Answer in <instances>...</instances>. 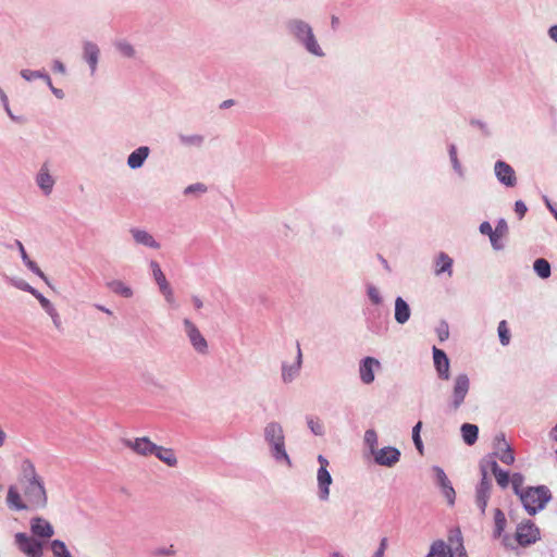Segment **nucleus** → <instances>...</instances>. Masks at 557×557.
<instances>
[{
	"mask_svg": "<svg viewBox=\"0 0 557 557\" xmlns=\"http://www.w3.org/2000/svg\"><path fill=\"white\" fill-rule=\"evenodd\" d=\"M23 493L29 509L45 508L48 504V496L41 479L37 475L34 465L30 461L23 463Z\"/></svg>",
	"mask_w": 557,
	"mask_h": 557,
	"instance_id": "f257e3e1",
	"label": "nucleus"
},
{
	"mask_svg": "<svg viewBox=\"0 0 557 557\" xmlns=\"http://www.w3.org/2000/svg\"><path fill=\"white\" fill-rule=\"evenodd\" d=\"M518 497L528 515L535 516L546 507L553 495L546 485H537L527 486Z\"/></svg>",
	"mask_w": 557,
	"mask_h": 557,
	"instance_id": "f03ea898",
	"label": "nucleus"
},
{
	"mask_svg": "<svg viewBox=\"0 0 557 557\" xmlns=\"http://www.w3.org/2000/svg\"><path fill=\"white\" fill-rule=\"evenodd\" d=\"M470 391V379L467 373H459L453 380L451 393L447 400V412L456 413L465 404Z\"/></svg>",
	"mask_w": 557,
	"mask_h": 557,
	"instance_id": "7ed1b4c3",
	"label": "nucleus"
},
{
	"mask_svg": "<svg viewBox=\"0 0 557 557\" xmlns=\"http://www.w3.org/2000/svg\"><path fill=\"white\" fill-rule=\"evenodd\" d=\"M265 438L273 447L274 457L280 460L284 459L289 465V458L285 451L283 429L277 423H270L265 428Z\"/></svg>",
	"mask_w": 557,
	"mask_h": 557,
	"instance_id": "20e7f679",
	"label": "nucleus"
},
{
	"mask_svg": "<svg viewBox=\"0 0 557 557\" xmlns=\"http://www.w3.org/2000/svg\"><path fill=\"white\" fill-rule=\"evenodd\" d=\"M516 540L522 547L534 544L540 540V529L531 520L522 521L517 527Z\"/></svg>",
	"mask_w": 557,
	"mask_h": 557,
	"instance_id": "39448f33",
	"label": "nucleus"
},
{
	"mask_svg": "<svg viewBox=\"0 0 557 557\" xmlns=\"http://www.w3.org/2000/svg\"><path fill=\"white\" fill-rule=\"evenodd\" d=\"M371 455L376 465L389 468L395 466L401 456L400 450L394 446L376 448Z\"/></svg>",
	"mask_w": 557,
	"mask_h": 557,
	"instance_id": "423d86ee",
	"label": "nucleus"
},
{
	"mask_svg": "<svg viewBox=\"0 0 557 557\" xmlns=\"http://www.w3.org/2000/svg\"><path fill=\"white\" fill-rule=\"evenodd\" d=\"M294 32L296 36L305 42L308 51L315 55H322V51L317 44L309 25L302 22H297L294 24Z\"/></svg>",
	"mask_w": 557,
	"mask_h": 557,
	"instance_id": "0eeeda50",
	"label": "nucleus"
},
{
	"mask_svg": "<svg viewBox=\"0 0 557 557\" xmlns=\"http://www.w3.org/2000/svg\"><path fill=\"white\" fill-rule=\"evenodd\" d=\"M432 470L435 475V484L441 488L443 495L447 499L448 505L453 506L456 499V492L451 482L441 467L433 466Z\"/></svg>",
	"mask_w": 557,
	"mask_h": 557,
	"instance_id": "6e6552de",
	"label": "nucleus"
},
{
	"mask_svg": "<svg viewBox=\"0 0 557 557\" xmlns=\"http://www.w3.org/2000/svg\"><path fill=\"white\" fill-rule=\"evenodd\" d=\"M381 369V362L374 357H364L359 364V376L363 384L369 385L375 380V371Z\"/></svg>",
	"mask_w": 557,
	"mask_h": 557,
	"instance_id": "1a4fd4ad",
	"label": "nucleus"
},
{
	"mask_svg": "<svg viewBox=\"0 0 557 557\" xmlns=\"http://www.w3.org/2000/svg\"><path fill=\"white\" fill-rule=\"evenodd\" d=\"M16 544L18 548L29 557H41L42 545L33 537L27 536L24 533H17L15 535Z\"/></svg>",
	"mask_w": 557,
	"mask_h": 557,
	"instance_id": "9d476101",
	"label": "nucleus"
},
{
	"mask_svg": "<svg viewBox=\"0 0 557 557\" xmlns=\"http://www.w3.org/2000/svg\"><path fill=\"white\" fill-rule=\"evenodd\" d=\"M495 176L498 182L506 187H513L517 184L516 172L513 168L505 161L498 160L494 165Z\"/></svg>",
	"mask_w": 557,
	"mask_h": 557,
	"instance_id": "9b49d317",
	"label": "nucleus"
},
{
	"mask_svg": "<svg viewBox=\"0 0 557 557\" xmlns=\"http://www.w3.org/2000/svg\"><path fill=\"white\" fill-rule=\"evenodd\" d=\"M433 361L434 367L440 380L447 381L450 377L449 359L446 352L437 347H433Z\"/></svg>",
	"mask_w": 557,
	"mask_h": 557,
	"instance_id": "f8f14e48",
	"label": "nucleus"
},
{
	"mask_svg": "<svg viewBox=\"0 0 557 557\" xmlns=\"http://www.w3.org/2000/svg\"><path fill=\"white\" fill-rule=\"evenodd\" d=\"M492 482L488 478H481L475 487V504L482 515H485L487 503L491 496Z\"/></svg>",
	"mask_w": 557,
	"mask_h": 557,
	"instance_id": "ddd939ff",
	"label": "nucleus"
},
{
	"mask_svg": "<svg viewBox=\"0 0 557 557\" xmlns=\"http://www.w3.org/2000/svg\"><path fill=\"white\" fill-rule=\"evenodd\" d=\"M184 325L194 348L199 352H206L208 347L207 341L201 335L196 325L191 323L188 319L184 320Z\"/></svg>",
	"mask_w": 557,
	"mask_h": 557,
	"instance_id": "4468645a",
	"label": "nucleus"
},
{
	"mask_svg": "<svg viewBox=\"0 0 557 557\" xmlns=\"http://www.w3.org/2000/svg\"><path fill=\"white\" fill-rule=\"evenodd\" d=\"M124 444L132 450H134L136 454L143 456L153 455V451L156 449V444H153L147 437L135 438L134 441L125 440Z\"/></svg>",
	"mask_w": 557,
	"mask_h": 557,
	"instance_id": "2eb2a0df",
	"label": "nucleus"
},
{
	"mask_svg": "<svg viewBox=\"0 0 557 557\" xmlns=\"http://www.w3.org/2000/svg\"><path fill=\"white\" fill-rule=\"evenodd\" d=\"M151 269H152L153 277H154L157 284L159 285L161 293L164 295L165 299L169 302H173L174 297H173L172 288L170 287L160 265L156 261H152Z\"/></svg>",
	"mask_w": 557,
	"mask_h": 557,
	"instance_id": "dca6fc26",
	"label": "nucleus"
},
{
	"mask_svg": "<svg viewBox=\"0 0 557 557\" xmlns=\"http://www.w3.org/2000/svg\"><path fill=\"white\" fill-rule=\"evenodd\" d=\"M7 504L10 509L21 511V510H30L27 506L25 498L23 499L18 488L14 485H11L8 488L7 493Z\"/></svg>",
	"mask_w": 557,
	"mask_h": 557,
	"instance_id": "f3484780",
	"label": "nucleus"
},
{
	"mask_svg": "<svg viewBox=\"0 0 557 557\" xmlns=\"http://www.w3.org/2000/svg\"><path fill=\"white\" fill-rule=\"evenodd\" d=\"M448 545L453 548L455 557H468L466 548L463 546V539L459 529L450 530L448 535Z\"/></svg>",
	"mask_w": 557,
	"mask_h": 557,
	"instance_id": "a211bd4d",
	"label": "nucleus"
},
{
	"mask_svg": "<svg viewBox=\"0 0 557 557\" xmlns=\"http://www.w3.org/2000/svg\"><path fill=\"white\" fill-rule=\"evenodd\" d=\"M30 529L35 535L40 537L49 539L53 535L52 525L40 517L32 519Z\"/></svg>",
	"mask_w": 557,
	"mask_h": 557,
	"instance_id": "6ab92c4d",
	"label": "nucleus"
},
{
	"mask_svg": "<svg viewBox=\"0 0 557 557\" xmlns=\"http://www.w3.org/2000/svg\"><path fill=\"white\" fill-rule=\"evenodd\" d=\"M411 310L406 300L401 297L395 299V320L399 324H405L410 319Z\"/></svg>",
	"mask_w": 557,
	"mask_h": 557,
	"instance_id": "aec40b11",
	"label": "nucleus"
},
{
	"mask_svg": "<svg viewBox=\"0 0 557 557\" xmlns=\"http://www.w3.org/2000/svg\"><path fill=\"white\" fill-rule=\"evenodd\" d=\"M426 557H455V555L450 546H447L444 541L437 540L432 543Z\"/></svg>",
	"mask_w": 557,
	"mask_h": 557,
	"instance_id": "412c9836",
	"label": "nucleus"
},
{
	"mask_svg": "<svg viewBox=\"0 0 557 557\" xmlns=\"http://www.w3.org/2000/svg\"><path fill=\"white\" fill-rule=\"evenodd\" d=\"M436 269H435V274L436 275H441L443 273H447L448 276H451L453 275V263H454V260L445 252H440L438 256L436 257Z\"/></svg>",
	"mask_w": 557,
	"mask_h": 557,
	"instance_id": "4be33fe9",
	"label": "nucleus"
},
{
	"mask_svg": "<svg viewBox=\"0 0 557 557\" xmlns=\"http://www.w3.org/2000/svg\"><path fill=\"white\" fill-rule=\"evenodd\" d=\"M317 479H318L319 488H320V498L326 499L329 496V493H330L329 486L332 483L331 474L327 471V469H325V468L319 469Z\"/></svg>",
	"mask_w": 557,
	"mask_h": 557,
	"instance_id": "5701e85b",
	"label": "nucleus"
},
{
	"mask_svg": "<svg viewBox=\"0 0 557 557\" xmlns=\"http://www.w3.org/2000/svg\"><path fill=\"white\" fill-rule=\"evenodd\" d=\"M149 154L148 147H139L133 151L127 159V164L131 169H138L143 165L144 161Z\"/></svg>",
	"mask_w": 557,
	"mask_h": 557,
	"instance_id": "b1692460",
	"label": "nucleus"
},
{
	"mask_svg": "<svg viewBox=\"0 0 557 557\" xmlns=\"http://www.w3.org/2000/svg\"><path fill=\"white\" fill-rule=\"evenodd\" d=\"M496 458L497 457L494 455V453L488 454L482 458V460L480 461L481 478H484V474H485V478H488L487 476L488 470H491L494 474L496 471H498L500 469L496 461Z\"/></svg>",
	"mask_w": 557,
	"mask_h": 557,
	"instance_id": "393cba45",
	"label": "nucleus"
},
{
	"mask_svg": "<svg viewBox=\"0 0 557 557\" xmlns=\"http://www.w3.org/2000/svg\"><path fill=\"white\" fill-rule=\"evenodd\" d=\"M461 436L467 445H473L478 441L479 428L475 424L463 423L460 428Z\"/></svg>",
	"mask_w": 557,
	"mask_h": 557,
	"instance_id": "a878e982",
	"label": "nucleus"
},
{
	"mask_svg": "<svg viewBox=\"0 0 557 557\" xmlns=\"http://www.w3.org/2000/svg\"><path fill=\"white\" fill-rule=\"evenodd\" d=\"M153 455L170 467L175 466L177 462L175 454L171 448H164L156 445Z\"/></svg>",
	"mask_w": 557,
	"mask_h": 557,
	"instance_id": "bb28decb",
	"label": "nucleus"
},
{
	"mask_svg": "<svg viewBox=\"0 0 557 557\" xmlns=\"http://www.w3.org/2000/svg\"><path fill=\"white\" fill-rule=\"evenodd\" d=\"M301 349H300V346H299V343L297 344V361L294 366L292 367H286L284 366L283 367V371H282V376H283V380L285 382H289L293 380V377L297 374V372L299 371L300 369V364H301Z\"/></svg>",
	"mask_w": 557,
	"mask_h": 557,
	"instance_id": "cd10ccee",
	"label": "nucleus"
},
{
	"mask_svg": "<svg viewBox=\"0 0 557 557\" xmlns=\"http://www.w3.org/2000/svg\"><path fill=\"white\" fill-rule=\"evenodd\" d=\"M132 234H133L134 239L138 244H141V245H145V246H148V247H152V248H159V244L146 231L133 230Z\"/></svg>",
	"mask_w": 557,
	"mask_h": 557,
	"instance_id": "c85d7f7f",
	"label": "nucleus"
},
{
	"mask_svg": "<svg viewBox=\"0 0 557 557\" xmlns=\"http://www.w3.org/2000/svg\"><path fill=\"white\" fill-rule=\"evenodd\" d=\"M38 184L40 188L46 193L49 194L53 187V180L50 176L48 169L46 165H44L38 174Z\"/></svg>",
	"mask_w": 557,
	"mask_h": 557,
	"instance_id": "c756f323",
	"label": "nucleus"
},
{
	"mask_svg": "<svg viewBox=\"0 0 557 557\" xmlns=\"http://www.w3.org/2000/svg\"><path fill=\"white\" fill-rule=\"evenodd\" d=\"M84 51H85L86 61L88 62V64L91 67V72H95L97 62H98V54H99L98 47L94 44L88 42L85 45Z\"/></svg>",
	"mask_w": 557,
	"mask_h": 557,
	"instance_id": "7c9ffc66",
	"label": "nucleus"
},
{
	"mask_svg": "<svg viewBox=\"0 0 557 557\" xmlns=\"http://www.w3.org/2000/svg\"><path fill=\"white\" fill-rule=\"evenodd\" d=\"M533 270L541 278H548L552 274L549 262L543 258H539L534 261Z\"/></svg>",
	"mask_w": 557,
	"mask_h": 557,
	"instance_id": "2f4dec72",
	"label": "nucleus"
},
{
	"mask_svg": "<svg viewBox=\"0 0 557 557\" xmlns=\"http://www.w3.org/2000/svg\"><path fill=\"white\" fill-rule=\"evenodd\" d=\"M494 455L505 465L510 466L515 462V454L509 444L502 449L495 450Z\"/></svg>",
	"mask_w": 557,
	"mask_h": 557,
	"instance_id": "473e14b6",
	"label": "nucleus"
},
{
	"mask_svg": "<svg viewBox=\"0 0 557 557\" xmlns=\"http://www.w3.org/2000/svg\"><path fill=\"white\" fill-rule=\"evenodd\" d=\"M494 537H499L506 528V517L499 508H496L494 511Z\"/></svg>",
	"mask_w": 557,
	"mask_h": 557,
	"instance_id": "72a5a7b5",
	"label": "nucleus"
},
{
	"mask_svg": "<svg viewBox=\"0 0 557 557\" xmlns=\"http://www.w3.org/2000/svg\"><path fill=\"white\" fill-rule=\"evenodd\" d=\"M110 289L119 295H122L123 297H131L133 295V292L129 287L125 286L123 282L121 281H113L109 283Z\"/></svg>",
	"mask_w": 557,
	"mask_h": 557,
	"instance_id": "f704fd0d",
	"label": "nucleus"
},
{
	"mask_svg": "<svg viewBox=\"0 0 557 557\" xmlns=\"http://www.w3.org/2000/svg\"><path fill=\"white\" fill-rule=\"evenodd\" d=\"M509 481H511L513 493L517 496H519L523 492V490H525V487H523L524 475L522 473H512Z\"/></svg>",
	"mask_w": 557,
	"mask_h": 557,
	"instance_id": "c9c22d12",
	"label": "nucleus"
},
{
	"mask_svg": "<svg viewBox=\"0 0 557 557\" xmlns=\"http://www.w3.org/2000/svg\"><path fill=\"white\" fill-rule=\"evenodd\" d=\"M498 337L503 346H507L510 343V333L505 320L498 323Z\"/></svg>",
	"mask_w": 557,
	"mask_h": 557,
	"instance_id": "e433bc0d",
	"label": "nucleus"
},
{
	"mask_svg": "<svg viewBox=\"0 0 557 557\" xmlns=\"http://www.w3.org/2000/svg\"><path fill=\"white\" fill-rule=\"evenodd\" d=\"M364 443L369 447L370 454L377 448V434L374 430H367L364 433Z\"/></svg>",
	"mask_w": 557,
	"mask_h": 557,
	"instance_id": "4c0bfd02",
	"label": "nucleus"
},
{
	"mask_svg": "<svg viewBox=\"0 0 557 557\" xmlns=\"http://www.w3.org/2000/svg\"><path fill=\"white\" fill-rule=\"evenodd\" d=\"M448 154H449V159H450V162L453 164V168L454 170L460 175L462 176L463 172H462V168H461V164L458 160V157H457V148L454 144L449 145L448 147Z\"/></svg>",
	"mask_w": 557,
	"mask_h": 557,
	"instance_id": "58836bf2",
	"label": "nucleus"
},
{
	"mask_svg": "<svg viewBox=\"0 0 557 557\" xmlns=\"http://www.w3.org/2000/svg\"><path fill=\"white\" fill-rule=\"evenodd\" d=\"M421 428H422L421 421L417 422V424L412 428V441H413V444H414L417 450L420 454H423V443H422V440L420 436Z\"/></svg>",
	"mask_w": 557,
	"mask_h": 557,
	"instance_id": "ea45409f",
	"label": "nucleus"
},
{
	"mask_svg": "<svg viewBox=\"0 0 557 557\" xmlns=\"http://www.w3.org/2000/svg\"><path fill=\"white\" fill-rule=\"evenodd\" d=\"M51 550H52L54 557H59V556L70 553L66 545L64 544V542H62L60 540L52 541Z\"/></svg>",
	"mask_w": 557,
	"mask_h": 557,
	"instance_id": "a19ab883",
	"label": "nucleus"
},
{
	"mask_svg": "<svg viewBox=\"0 0 557 557\" xmlns=\"http://www.w3.org/2000/svg\"><path fill=\"white\" fill-rule=\"evenodd\" d=\"M495 475V479H496V482L497 484L502 487V488H506L509 484V480H510V474L508 471L506 470H503V469H499L498 471H496L494 473Z\"/></svg>",
	"mask_w": 557,
	"mask_h": 557,
	"instance_id": "79ce46f5",
	"label": "nucleus"
},
{
	"mask_svg": "<svg viewBox=\"0 0 557 557\" xmlns=\"http://www.w3.org/2000/svg\"><path fill=\"white\" fill-rule=\"evenodd\" d=\"M21 75L22 77H24L26 81H32V79H35V78H39V77H44L48 85H51V79L48 75H44L41 74L40 72L38 71H30V70H23L21 72Z\"/></svg>",
	"mask_w": 557,
	"mask_h": 557,
	"instance_id": "37998d69",
	"label": "nucleus"
},
{
	"mask_svg": "<svg viewBox=\"0 0 557 557\" xmlns=\"http://www.w3.org/2000/svg\"><path fill=\"white\" fill-rule=\"evenodd\" d=\"M367 294H368V297L370 298V300L374 305H380L382 302V297L380 295V292L374 285H371V284L368 285Z\"/></svg>",
	"mask_w": 557,
	"mask_h": 557,
	"instance_id": "c03bdc74",
	"label": "nucleus"
},
{
	"mask_svg": "<svg viewBox=\"0 0 557 557\" xmlns=\"http://www.w3.org/2000/svg\"><path fill=\"white\" fill-rule=\"evenodd\" d=\"M24 262H25L26 267L32 272H34L36 275H38L40 278H42L47 284H49V281L47 278V276L45 275V273L40 270V268L34 261H32L30 259H27Z\"/></svg>",
	"mask_w": 557,
	"mask_h": 557,
	"instance_id": "a18cd8bd",
	"label": "nucleus"
},
{
	"mask_svg": "<svg viewBox=\"0 0 557 557\" xmlns=\"http://www.w3.org/2000/svg\"><path fill=\"white\" fill-rule=\"evenodd\" d=\"M308 425L315 435H321L323 433V425L318 419L314 420L313 418H309Z\"/></svg>",
	"mask_w": 557,
	"mask_h": 557,
	"instance_id": "49530a36",
	"label": "nucleus"
},
{
	"mask_svg": "<svg viewBox=\"0 0 557 557\" xmlns=\"http://www.w3.org/2000/svg\"><path fill=\"white\" fill-rule=\"evenodd\" d=\"M494 233L500 237L505 236L508 233V225L505 219H499L497 221Z\"/></svg>",
	"mask_w": 557,
	"mask_h": 557,
	"instance_id": "de8ad7c7",
	"label": "nucleus"
},
{
	"mask_svg": "<svg viewBox=\"0 0 557 557\" xmlns=\"http://www.w3.org/2000/svg\"><path fill=\"white\" fill-rule=\"evenodd\" d=\"M436 332H437L438 339L441 342L446 341L449 336L448 324L445 321H443L440 324V326L437 327Z\"/></svg>",
	"mask_w": 557,
	"mask_h": 557,
	"instance_id": "09e8293b",
	"label": "nucleus"
},
{
	"mask_svg": "<svg viewBox=\"0 0 557 557\" xmlns=\"http://www.w3.org/2000/svg\"><path fill=\"white\" fill-rule=\"evenodd\" d=\"M528 211L525 203L522 200H517L515 202V212L518 214L519 220H521Z\"/></svg>",
	"mask_w": 557,
	"mask_h": 557,
	"instance_id": "8fccbe9b",
	"label": "nucleus"
},
{
	"mask_svg": "<svg viewBox=\"0 0 557 557\" xmlns=\"http://www.w3.org/2000/svg\"><path fill=\"white\" fill-rule=\"evenodd\" d=\"M506 444H508V443L506 442L504 433H498L494 437L493 446H494L495 450L502 449L504 446H506Z\"/></svg>",
	"mask_w": 557,
	"mask_h": 557,
	"instance_id": "3c124183",
	"label": "nucleus"
},
{
	"mask_svg": "<svg viewBox=\"0 0 557 557\" xmlns=\"http://www.w3.org/2000/svg\"><path fill=\"white\" fill-rule=\"evenodd\" d=\"M37 300L39 301L40 306L45 309L46 312H49L54 308L50 300L47 299L44 295H38Z\"/></svg>",
	"mask_w": 557,
	"mask_h": 557,
	"instance_id": "603ef678",
	"label": "nucleus"
},
{
	"mask_svg": "<svg viewBox=\"0 0 557 557\" xmlns=\"http://www.w3.org/2000/svg\"><path fill=\"white\" fill-rule=\"evenodd\" d=\"M470 124L473 125V126L479 127L485 136L490 135L488 127H487L486 123H484L483 121L476 120V119H472L470 121Z\"/></svg>",
	"mask_w": 557,
	"mask_h": 557,
	"instance_id": "864d4df0",
	"label": "nucleus"
},
{
	"mask_svg": "<svg viewBox=\"0 0 557 557\" xmlns=\"http://www.w3.org/2000/svg\"><path fill=\"white\" fill-rule=\"evenodd\" d=\"M117 48L121 51V53H123L126 57H132L134 53L132 46L128 45L127 42H120L117 45Z\"/></svg>",
	"mask_w": 557,
	"mask_h": 557,
	"instance_id": "5fc2aeb1",
	"label": "nucleus"
},
{
	"mask_svg": "<svg viewBox=\"0 0 557 557\" xmlns=\"http://www.w3.org/2000/svg\"><path fill=\"white\" fill-rule=\"evenodd\" d=\"M51 319H52V322L54 324V326L58 329V330H61L62 327V322H61V318H60V314L57 312V310L53 308L51 311L47 312Z\"/></svg>",
	"mask_w": 557,
	"mask_h": 557,
	"instance_id": "6e6d98bb",
	"label": "nucleus"
},
{
	"mask_svg": "<svg viewBox=\"0 0 557 557\" xmlns=\"http://www.w3.org/2000/svg\"><path fill=\"white\" fill-rule=\"evenodd\" d=\"M480 232L483 234V235H495L494 233V230L492 228V225L488 223V222H482L480 224V227H479Z\"/></svg>",
	"mask_w": 557,
	"mask_h": 557,
	"instance_id": "4d7b16f0",
	"label": "nucleus"
},
{
	"mask_svg": "<svg viewBox=\"0 0 557 557\" xmlns=\"http://www.w3.org/2000/svg\"><path fill=\"white\" fill-rule=\"evenodd\" d=\"M490 240H491V244H492V247L495 249V250H500L504 248V245L499 242V238L500 236L498 235H490Z\"/></svg>",
	"mask_w": 557,
	"mask_h": 557,
	"instance_id": "13d9d810",
	"label": "nucleus"
},
{
	"mask_svg": "<svg viewBox=\"0 0 557 557\" xmlns=\"http://www.w3.org/2000/svg\"><path fill=\"white\" fill-rule=\"evenodd\" d=\"M182 140L187 144H196L199 145L202 143V137L199 135L190 136V137H184L182 136Z\"/></svg>",
	"mask_w": 557,
	"mask_h": 557,
	"instance_id": "bf43d9fd",
	"label": "nucleus"
},
{
	"mask_svg": "<svg viewBox=\"0 0 557 557\" xmlns=\"http://www.w3.org/2000/svg\"><path fill=\"white\" fill-rule=\"evenodd\" d=\"M207 188L205 187V185L202 184H195V185H190L188 186L186 189H185V194H189V193H193V191H206Z\"/></svg>",
	"mask_w": 557,
	"mask_h": 557,
	"instance_id": "052dcab7",
	"label": "nucleus"
},
{
	"mask_svg": "<svg viewBox=\"0 0 557 557\" xmlns=\"http://www.w3.org/2000/svg\"><path fill=\"white\" fill-rule=\"evenodd\" d=\"M53 71L58 72V73H61V74H64L65 73V67H64L62 62L57 60L53 63Z\"/></svg>",
	"mask_w": 557,
	"mask_h": 557,
	"instance_id": "680f3d73",
	"label": "nucleus"
},
{
	"mask_svg": "<svg viewBox=\"0 0 557 557\" xmlns=\"http://www.w3.org/2000/svg\"><path fill=\"white\" fill-rule=\"evenodd\" d=\"M16 246L18 247V250L21 252V257H22L23 261H26L27 259H29L28 255L25 251L23 244L20 240H16Z\"/></svg>",
	"mask_w": 557,
	"mask_h": 557,
	"instance_id": "e2e57ef3",
	"label": "nucleus"
},
{
	"mask_svg": "<svg viewBox=\"0 0 557 557\" xmlns=\"http://www.w3.org/2000/svg\"><path fill=\"white\" fill-rule=\"evenodd\" d=\"M549 37L557 42V25H553L548 29Z\"/></svg>",
	"mask_w": 557,
	"mask_h": 557,
	"instance_id": "0e129e2a",
	"label": "nucleus"
},
{
	"mask_svg": "<svg viewBox=\"0 0 557 557\" xmlns=\"http://www.w3.org/2000/svg\"><path fill=\"white\" fill-rule=\"evenodd\" d=\"M544 201H545L546 207L548 208V210L556 218L557 209L552 205V202L549 201V199L546 196L544 197Z\"/></svg>",
	"mask_w": 557,
	"mask_h": 557,
	"instance_id": "69168bd1",
	"label": "nucleus"
},
{
	"mask_svg": "<svg viewBox=\"0 0 557 557\" xmlns=\"http://www.w3.org/2000/svg\"><path fill=\"white\" fill-rule=\"evenodd\" d=\"M318 461L320 463V468L319 469H323V468L327 469L329 461L326 460V458H324L322 455H320L318 457Z\"/></svg>",
	"mask_w": 557,
	"mask_h": 557,
	"instance_id": "338daca9",
	"label": "nucleus"
},
{
	"mask_svg": "<svg viewBox=\"0 0 557 557\" xmlns=\"http://www.w3.org/2000/svg\"><path fill=\"white\" fill-rule=\"evenodd\" d=\"M549 436H550L552 440L557 442V424L550 431Z\"/></svg>",
	"mask_w": 557,
	"mask_h": 557,
	"instance_id": "774afa93",
	"label": "nucleus"
}]
</instances>
